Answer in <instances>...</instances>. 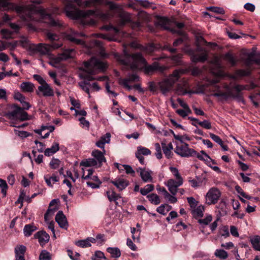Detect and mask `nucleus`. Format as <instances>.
Returning a JSON list of instances; mask_svg holds the SVG:
<instances>
[{
  "label": "nucleus",
  "instance_id": "4",
  "mask_svg": "<svg viewBox=\"0 0 260 260\" xmlns=\"http://www.w3.org/2000/svg\"><path fill=\"white\" fill-rule=\"evenodd\" d=\"M64 10L67 16L73 19L86 18L92 15H95L103 20H107L110 17L109 13H103L93 10H81L76 5L71 3L66 5Z\"/></svg>",
  "mask_w": 260,
  "mask_h": 260
},
{
  "label": "nucleus",
  "instance_id": "27",
  "mask_svg": "<svg viewBox=\"0 0 260 260\" xmlns=\"http://www.w3.org/2000/svg\"><path fill=\"white\" fill-rule=\"evenodd\" d=\"M37 230V227L33 224H26L23 229V233L25 236L29 237Z\"/></svg>",
  "mask_w": 260,
  "mask_h": 260
},
{
  "label": "nucleus",
  "instance_id": "33",
  "mask_svg": "<svg viewBox=\"0 0 260 260\" xmlns=\"http://www.w3.org/2000/svg\"><path fill=\"white\" fill-rule=\"evenodd\" d=\"M204 210L205 208L203 206H199L192 211V214L196 218L202 217L203 216Z\"/></svg>",
  "mask_w": 260,
  "mask_h": 260
},
{
  "label": "nucleus",
  "instance_id": "56",
  "mask_svg": "<svg viewBox=\"0 0 260 260\" xmlns=\"http://www.w3.org/2000/svg\"><path fill=\"white\" fill-rule=\"evenodd\" d=\"M111 134L109 133H106L105 135L102 136L100 140L102 142L106 143H109L110 141Z\"/></svg>",
  "mask_w": 260,
  "mask_h": 260
},
{
  "label": "nucleus",
  "instance_id": "28",
  "mask_svg": "<svg viewBox=\"0 0 260 260\" xmlns=\"http://www.w3.org/2000/svg\"><path fill=\"white\" fill-rule=\"evenodd\" d=\"M223 59L229 62L232 66H236L238 61L237 58L230 52L225 53L223 56Z\"/></svg>",
  "mask_w": 260,
  "mask_h": 260
},
{
  "label": "nucleus",
  "instance_id": "9",
  "mask_svg": "<svg viewBox=\"0 0 260 260\" xmlns=\"http://www.w3.org/2000/svg\"><path fill=\"white\" fill-rule=\"evenodd\" d=\"M221 196V192L216 187L211 188L206 196V202L208 205L215 204Z\"/></svg>",
  "mask_w": 260,
  "mask_h": 260
},
{
  "label": "nucleus",
  "instance_id": "26",
  "mask_svg": "<svg viewBox=\"0 0 260 260\" xmlns=\"http://www.w3.org/2000/svg\"><path fill=\"white\" fill-rule=\"evenodd\" d=\"M157 24L160 26L164 30H170V28L169 27V20L164 17H160L157 22Z\"/></svg>",
  "mask_w": 260,
  "mask_h": 260
},
{
  "label": "nucleus",
  "instance_id": "57",
  "mask_svg": "<svg viewBox=\"0 0 260 260\" xmlns=\"http://www.w3.org/2000/svg\"><path fill=\"white\" fill-rule=\"evenodd\" d=\"M210 137L214 141L218 143L219 145L222 144V140L217 135L212 133H210Z\"/></svg>",
  "mask_w": 260,
  "mask_h": 260
},
{
  "label": "nucleus",
  "instance_id": "1",
  "mask_svg": "<svg viewBox=\"0 0 260 260\" xmlns=\"http://www.w3.org/2000/svg\"><path fill=\"white\" fill-rule=\"evenodd\" d=\"M84 69L81 68L83 72L80 74V77L83 79L82 81L78 83L79 86L82 89L85 91L90 98V90L88 85L89 82L92 80L107 81V76H101L97 78L93 77V75L98 74L99 72L103 71L106 68V64L95 57H92L88 61L84 62Z\"/></svg>",
  "mask_w": 260,
  "mask_h": 260
},
{
  "label": "nucleus",
  "instance_id": "11",
  "mask_svg": "<svg viewBox=\"0 0 260 260\" xmlns=\"http://www.w3.org/2000/svg\"><path fill=\"white\" fill-rule=\"evenodd\" d=\"M36 92L40 97H51L54 96V94L53 88L47 83L39 86Z\"/></svg>",
  "mask_w": 260,
  "mask_h": 260
},
{
  "label": "nucleus",
  "instance_id": "8",
  "mask_svg": "<svg viewBox=\"0 0 260 260\" xmlns=\"http://www.w3.org/2000/svg\"><path fill=\"white\" fill-rule=\"evenodd\" d=\"M175 152L181 157H184L193 156L196 154V151L193 149L189 148L187 143H183L181 145L176 146Z\"/></svg>",
  "mask_w": 260,
  "mask_h": 260
},
{
  "label": "nucleus",
  "instance_id": "5",
  "mask_svg": "<svg viewBox=\"0 0 260 260\" xmlns=\"http://www.w3.org/2000/svg\"><path fill=\"white\" fill-rule=\"evenodd\" d=\"M224 87L228 90L227 92H221L219 90L213 93V95L216 97H223L225 99L231 96L239 101L242 100V94L241 91L246 89L245 86L237 84L234 86L232 89H230L228 85H225Z\"/></svg>",
  "mask_w": 260,
  "mask_h": 260
},
{
  "label": "nucleus",
  "instance_id": "37",
  "mask_svg": "<svg viewBox=\"0 0 260 260\" xmlns=\"http://www.w3.org/2000/svg\"><path fill=\"white\" fill-rule=\"evenodd\" d=\"M250 74V69H240L238 70L235 72V75L237 77H244L247 76Z\"/></svg>",
  "mask_w": 260,
  "mask_h": 260
},
{
  "label": "nucleus",
  "instance_id": "24",
  "mask_svg": "<svg viewBox=\"0 0 260 260\" xmlns=\"http://www.w3.org/2000/svg\"><path fill=\"white\" fill-rule=\"evenodd\" d=\"M250 242L255 250L260 251V236L255 235L250 237Z\"/></svg>",
  "mask_w": 260,
  "mask_h": 260
},
{
  "label": "nucleus",
  "instance_id": "43",
  "mask_svg": "<svg viewBox=\"0 0 260 260\" xmlns=\"http://www.w3.org/2000/svg\"><path fill=\"white\" fill-rule=\"evenodd\" d=\"M215 255L220 258L225 259L227 258L228 254V253L224 250L217 249L216 250Z\"/></svg>",
  "mask_w": 260,
  "mask_h": 260
},
{
  "label": "nucleus",
  "instance_id": "12",
  "mask_svg": "<svg viewBox=\"0 0 260 260\" xmlns=\"http://www.w3.org/2000/svg\"><path fill=\"white\" fill-rule=\"evenodd\" d=\"M183 184V179H177V181L170 179L168 182L167 185L170 192L173 194L175 195L178 190V187Z\"/></svg>",
  "mask_w": 260,
  "mask_h": 260
},
{
  "label": "nucleus",
  "instance_id": "15",
  "mask_svg": "<svg viewBox=\"0 0 260 260\" xmlns=\"http://www.w3.org/2000/svg\"><path fill=\"white\" fill-rule=\"evenodd\" d=\"M137 171L140 173L141 179L144 182H152V177L151 176L152 172L146 170L145 168H138Z\"/></svg>",
  "mask_w": 260,
  "mask_h": 260
},
{
  "label": "nucleus",
  "instance_id": "35",
  "mask_svg": "<svg viewBox=\"0 0 260 260\" xmlns=\"http://www.w3.org/2000/svg\"><path fill=\"white\" fill-rule=\"evenodd\" d=\"M147 198L151 203L154 205H158L160 203L159 197L155 193H151L147 196Z\"/></svg>",
  "mask_w": 260,
  "mask_h": 260
},
{
  "label": "nucleus",
  "instance_id": "58",
  "mask_svg": "<svg viewBox=\"0 0 260 260\" xmlns=\"http://www.w3.org/2000/svg\"><path fill=\"white\" fill-rule=\"evenodd\" d=\"M46 37L51 41L57 40L58 39V36L57 35L51 32H47L46 33Z\"/></svg>",
  "mask_w": 260,
  "mask_h": 260
},
{
  "label": "nucleus",
  "instance_id": "62",
  "mask_svg": "<svg viewBox=\"0 0 260 260\" xmlns=\"http://www.w3.org/2000/svg\"><path fill=\"white\" fill-rule=\"evenodd\" d=\"M137 2L141 6L145 8H149L152 5V3H150L147 0H137Z\"/></svg>",
  "mask_w": 260,
  "mask_h": 260
},
{
  "label": "nucleus",
  "instance_id": "32",
  "mask_svg": "<svg viewBox=\"0 0 260 260\" xmlns=\"http://www.w3.org/2000/svg\"><path fill=\"white\" fill-rule=\"evenodd\" d=\"M80 166L86 167L98 166V162L94 158H88L82 160Z\"/></svg>",
  "mask_w": 260,
  "mask_h": 260
},
{
  "label": "nucleus",
  "instance_id": "63",
  "mask_svg": "<svg viewBox=\"0 0 260 260\" xmlns=\"http://www.w3.org/2000/svg\"><path fill=\"white\" fill-rule=\"evenodd\" d=\"M49 45L50 47L51 51L52 50L58 49L62 46V44L59 42H52Z\"/></svg>",
  "mask_w": 260,
  "mask_h": 260
},
{
  "label": "nucleus",
  "instance_id": "19",
  "mask_svg": "<svg viewBox=\"0 0 260 260\" xmlns=\"http://www.w3.org/2000/svg\"><path fill=\"white\" fill-rule=\"evenodd\" d=\"M119 19L118 24L120 26H124L126 23L131 21V15L124 11H121L118 15Z\"/></svg>",
  "mask_w": 260,
  "mask_h": 260
},
{
  "label": "nucleus",
  "instance_id": "2",
  "mask_svg": "<svg viewBox=\"0 0 260 260\" xmlns=\"http://www.w3.org/2000/svg\"><path fill=\"white\" fill-rule=\"evenodd\" d=\"M115 57L121 64L130 65L132 69L137 68L139 64L142 65L144 71L146 74H152L156 70L162 72L166 69L165 66H160L156 61L151 65H148L146 59L141 53L138 52L131 54L125 48L123 49V54L122 55L116 54Z\"/></svg>",
  "mask_w": 260,
  "mask_h": 260
},
{
  "label": "nucleus",
  "instance_id": "40",
  "mask_svg": "<svg viewBox=\"0 0 260 260\" xmlns=\"http://www.w3.org/2000/svg\"><path fill=\"white\" fill-rule=\"evenodd\" d=\"M44 179L45 180L47 184L49 186H52L51 181L53 182V183H54L57 181H58V178L56 176H52L50 177H48L47 176H44Z\"/></svg>",
  "mask_w": 260,
  "mask_h": 260
},
{
  "label": "nucleus",
  "instance_id": "36",
  "mask_svg": "<svg viewBox=\"0 0 260 260\" xmlns=\"http://www.w3.org/2000/svg\"><path fill=\"white\" fill-rule=\"evenodd\" d=\"M162 192L165 199H168L171 203H175L177 201V198L171 195L165 188L162 189Z\"/></svg>",
  "mask_w": 260,
  "mask_h": 260
},
{
  "label": "nucleus",
  "instance_id": "22",
  "mask_svg": "<svg viewBox=\"0 0 260 260\" xmlns=\"http://www.w3.org/2000/svg\"><path fill=\"white\" fill-rule=\"evenodd\" d=\"M191 61L193 62H205L207 59V54L206 53L193 54L191 57Z\"/></svg>",
  "mask_w": 260,
  "mask_h": 260
},
{
  "label": "nucleus",
  "instance_id": "25",
  "mask_svg": "<svg viewBox=\"0 0 260 260\" xmlns=\"http://www.w3.org/2000/svg\"><path fill=\"white\" fill-rule=\"evenodd\" d=\"M20 87L24 92H31L34 90L35 85L30 82H23L21 84Z\"/></svg>",
  "mask_w": 260,
  "mask_h": 260
},
{
  "label": "nucleus",
  "instance_id": "61",
  "mask_svg": "<svg viewBox=\"0 0 260 260\" xmlns=\"http://www.w3.org/2000/svg\"><path fill=\"white\" fill-rule=\"evenodd\" d=\"M15 132H16V134H17V135L18 136H19L22 138H26L31 135L29 133H28L26 131H23L15 130Z\"/></svg>",
  "mask_w": 260,
  "mask_h": 260
},
{
  "label": "nucleus",
  "instance_id": "41",
  "mask_svg": "<svg viewBox=\"0 0 260 260\" xmlns=\"http://www.w3.org/2000/svg\"><path fill=\"white\" fill-rule=\"evenodd\" d=\"M0 188L1 189V192L3 193V196L6 197L7 194L8 185L6 181L1 179H0Z\"/></svg>",
  "mask_w": 260,
  "mask_h": 260
},
{
  "label": "nucleus",
  "instance_id": "38",
  "mask_svg": "<svg viewBox=\"0 0 260 260\" xmlns=\"http://www.w3.org/2000/svg\"><path fill=\"white\" fill-rule=\"evenodd\" d=\"M253 56L254 53H250L248 55L247 57L244 60V64L248 68H250V66L252 64L253 62H254Z\"/></svg>",
  "mask_w": 260,
  "mask_h": 260
},
{
  "label": "nucleus",
  "instance_id": "55",
  "mask_svg": "<svg viewBox=\"0 0 260 260\" xmlns=\"http://www.w3.org/2000/svg\"><path fill=\"white\" fill-rule=\"evenodd\" d=\"M68 39L70 41L75 43L77 44H81L84 43V42L80 39H77L76 37L73 36L72 35H68Z\"/></svg>",
  "mask_w": 260,
  "mask_h": 260
},
{
  "label": "nucleus",
  "instance_id": "47",
  "mask_svg": "<svg viewBox=\"0 0 260 260\" xmlns=\"http://www.w3.org/2000/svg\"><path fill=\"white\" fill-rule=\"evenodd\" d=\"M208 9L214 13L223 14L224 13V10L222 8L217 7H210L208 8Z\"/></svg>",
  "mask_w": 260,
  "mask_h": 260
},
{
  "label": "nucleus",
  "instance_id": "10",
  "mask_svg": "<svg viewBox=\"0 0 260 260\" xmlns=\"http://www.w3.org/2000/svg\"><path fill=\"white\" fill-rule=\"evenodd\" d=\"M29 50L33 53L38 52L41 55L49 54L50 52H51L50 47L49 44L42 43L30 45Z\"/></svg>",
  "mask_w": 260,
  "mask_h": 260
},
{
  "label": "nucleus",
  "instance_id": "18",
  "mask_svg": "<svg viewBox=\"0 0 260 260\" xmlns=\"http://www.w3.org/2000/svg\"><path fill=\"white\" fill-rule=\"evenodd\" d=\"M26 250V248L24 245L16 246L15 248L16 260H25L24 254Z\"/></svg>",
  "mask_w": 260,
  "mask_h": 260
},
{
  "label": "nucleus",
  "instance_id": "42",
  "mask_svg": "<svg viewBox=\"0 0 260 260\" xmlns=\"http://www.w3.org/2000/svg\"><path fill=\"white\" fill-rule=\"evenodd\" d=\"M57 209L58 208L56 206H55L52 208H51V207H49L44 215L45 220L46 221L47 220L48 217L49 216L52 215L54 213V212L57 210Z\"/></svg>",
  "mask_w": 260,
  "mask_h": 260
},
{
  "label": "nucleus",
  "instance_id": "30",
  "mask_svg": "<svg viewBox=\"0 0 260 260\" xmlns=\"http://www.w3.org/2000/svg\"><path fill=\"white\" fill-rule=\"evenodd\" d=\"M107 251L111 254V256L113 258H118L121 255L120 249L117 247H108Z\"/></svg>",
  "mask_w": 260,
  "mask_h": 260
},
{
  "label": "nucleus",
  "instance_id": "3",
  "mask_svg": "<svg viewBox=\"0 0 260 260\" xmlns=\"http://www.w3.org/2000/svg\"><path fill=\"white\" fill-rule=\"evenodd\" d=\"M16 10L19 13H24L26 15L24 16L25 21H41L47 23L51 27L60 28L62 25V22L58 19L54 17L51 14L46 13L44 9H39L37 11L29 10L24 12V7L17 6Z\"/></svg>",
  "mask_w": 260,
  "mask_h": 260
},
{
  "label": "nucleus",
  "instance_id": "59",
  "mask_svg": "<svg viewBox=\"0 0 260 260\" xmlns=\"http://www.w3.org/2000/svg\"><path fill=\"white\" fill-rule=\"evenodd\" d=\"M2 34L3 35L4 37L6 39H11L12 38V35L13 32L8 30V29H2L1 30Z\"/></svg>",
  "mask_w": 260,
  "mask_h": 260
},
{
  "label": "nucleus",
  "instance_id": "52",
  "mask_svg": "<svg viewBox=\"0 0 260 260\" xmlns=\"http://www.w3.org/2000/svg\"><path fill=\"white\" fill-rule=\"evenodd\" d=\"M102 2V0H89L85 2V5L86 7L95 6L96 4H101Z\"/></svg>",
  "mask_w": 260,
  "mask_h": 260
},
{
  "label": "nucleus",
  "instance_id": "7",
  "mask_svg": "<svg viewBox=\"0 0 260 260\" xmlns=\"http://www.w3.org/2000/svg\"><path fill=\"white\" fill-rule=\"evenodd\" d=\"M11 111L5 114V116L10 120H19L24 121L29 119L28 114L23 110L21 107L17 105L13 104L11 106Z\"/></svg>",
  "mask_w": 260,
  "mask_h": 260
},
{
  "label": "nucleus",
  "instance_id": "50",
  "mask_svg": "<svg viewBox=\"0 0 260 260\" xmlns=\"http://www.w3.org/2000/svg\"><path fill=\"white\" fill-rule=\"evenodd\" d=\"M155 156L158 159L162 158L161 148L159 143H157L155 144Z\"/></svg>",
  "mask_w": 260,
  "mask_h": 260
},
{
  "label": "nucleus",
  "instance_id": "29",
  "mask_svg": "<svg viewBox=\"0 0 260 260\" xmlns=\"http://www.w3.org/2000/svg\"><path fill=\"white\" fill-rule=\"evenodd\" d=\"M161 145L163 152L166 156L168 158H170L171 157L172 153L171 150L173 149V145L172 143H170L168 145H166L165 143L162 142Z\"/></svg>",
  "mask_w": 260,
  "mask_h": 260
},
{
  "label": "nucleus",
  "instance_id": "51",
  "mask_svg": "<svg viewBox=\"0 0 260 260\" xmlns=\"http://www.w3.org/2000/svg\"><path fill=\"white\" fill-rule=\"evenodd\" d=\"M199 124L207 129H210L212 127L211 122L208 120H204L203 121L199 122Z\"/></svg>",
  "mask_w": 260,
  "mask_h": 260
},
{
  "label": "nucleus",
  "instance_id": "64",
  "mask_svg": "<svg viewBox=\"0 0 260 260\" xmlns=\"http://www.w3.org/2000/svg\"><path fill=\"white\" fill-rule=\"evenodd\" d=\"M165 209V205L161 204L160 206L157 208L156 211L163 215H166L167 212Z\"/></svg>",
  "mask_w": 260,
  "mask_h": 260
},
{
  "label": "nucleus",
  "instance_id": "14",
  "mask_svg": "<svg viewBox=\"0 0 260 260\" xmlns=\"http://www.w3.org/2000/svg\"><path fill=\"white\" fill-rule=\"evenodd\" d=\"M110 183L113 184L119 191L124 189L129 185V181L121 177L111 180Z\"/></svg>",
  "mask_w": 260,
  "mask_h": 260
},
{
  "label": "nucleus",
  "instance_id": "21",
  "mask_svg": "<svg viewBox=\"0 0 260 260\" xmlns=\"http://www.w3.org/2000/svg\"><path fill=\"white\" fill-rule=\"evenodd\" d=\"M59 149V144L57 142H54L50 148H48L45 149L44 154L46 156H50L55 153Z\"/></svg>",
  "mask_w": 260,
  "mask_h": 260
},
{
  "label": "nucleus",
  "instance_id": "39",
  "mask_svg": "<svg viewBox=\"0 0 260 260\" xmlns=\"http://www.w3.org/2000/svg\"><path fill=\"white\" fill-rule=\"evenodd\" d=\"M154 189V185L152 184H147L143 188L140 190L141 193L143 196L147 195L149 192Z\"/></svg>",
  "mask_w": 260,
  "mask_h": 260
},
{
  "label": "nucleus",
  "instance_id": "60",
  "mask_svg": "<svg viewBox=\"0 0 260 260\" xmlns=\"http://www.w3.org/2000/svg\"><path fill=\"white\" fill-rule=\"evenodd\" d=\"M33 78L38 82L40 85H42L45 83H47L46 81L39 75L35 74L33 75Z\"/></svg>",
  "mask_w": 260,
  "mask_h": 260
},
{
  "label": "nucleus",
  "instance_id": "45",
  "mask_svg": "<svg viewBox=\"0 0 260 260\" xmlns=\"http://www.w3.org/2000/svg\"><path fill=\"white\" fill-rule=\"evenodd\" d=\"M76 245L81 247H88L91 246V244L89 243L88 239L85 240H79L76 242Z\"/></svg>",
  "mask_w": 260,
  "mask_h": 260
},
{
  "label": "nucleus",
  "instance_id": "44",
  "mask_svg": "<svg viewBox=\"0 0 260 260\" xmlns=\"http://www.w3.org/2000/svg\"><path fill=\"white\" fill-rule=\"evenodd\" d=\"M51 256L50 253L46 250H43L41 251L39 255L40 260H50Z\"/></svg>",
  "mask_w": 260,
  "mask_h": 260
},
{
  "label": "nucleus",
  "instance_id": "23",
  "mask_svg": "<svg viewBox=\"0 0 260 260\" xmlns=\"http://www.w3.org/2000/svg\"><path fill=\"white\" fill-rule=\"evenodd\" d=\"M194 156H196L197 158L201 160H204L207 162L212 161L213 164H215L216 162L214 160L212 159L204 151L202 150L200 153H197Z\"/></svg>",
  "mask_w": 260,
  "mask_h": 260
},
{
  "label": "nucleus",
  "instance_id": "54",
  "mask_svg": "<svg viewBox=\"0 0 260 260\" xmlns=\"http://www.w3.org/2000/svg\"><path fill=\"white\" fill-rule=\"evenodd\" d=\"M106 5L109 6V8L110 10H117L120 8L118 5L112 2L108 1L106 2Z\"/></svg>",
  "mask_w": 260,
  "mask_h": 260
},
{
  "label": "nucleus",
  "instance_id": "46",
  "mask_svg": "<svg viewBox=\"0 0 260 260\" xmlns=\"http://www.w3.org/2000/svg\"><path fill=\"white\" fill-rule=\"evenodd\" d=\"M60 164V161L58 159L53 158L50 162L49 165L51 169H56L59 167Z\"/></svg>",
  "mask_w": 260,
  "mask_h": 260
},
{
  "label": "nucleus",
  "instance_id": "34",
  "mask_svg": "<svg viewBox=\"0 0 260 260\" xmlns=\"http://www.w3.org/2000/svg\"><path fill=\"white\" fill-rule=\"evenodd\" d=\"M151 154V151L144 147L139 146L137 148V151H136L135 155H148Z\"/></svg>",
  "mask_w": 260,
  "mask_h": 260
},
{
  "label": "nucleus",
  "instance_id": "17",
  "mask_svg": "<svg viewBox=\"0 0 260 260\" xmlns=\"http://www.w3.org/2000/svg\"><path fill=\"white\" fill-rule=\"evenodd\" d=\"M34 237L38 239L39 243L42 246L47 243L50 238L49 235L44 231L38 232L35 234Z\"/></svg>",
  "mask_w": 260,
  "mask_h": 260
},
{
  "label": "nucleus",
  "instance_id": "31",
  "mask_svg": "<svg viewBox=\"0 0 260 260\" xmlns=\"http://www.w3.org/2000/svg\"><path fill=\"white\" fill-rule=\"evenodd\" d=\"M106 194L110 202H116L117 200L121 198L119 194L116 193L114 191H107Z\"/></svg>",
  "mask_w": 260,
  "mask_h": 260
},
{
  "label": "nucleus",
  "instance_id": "6",
  "mask_svg": "<svg viewBox=\"0 0 260 260\" xmlns=\"http://www.w3.org/2000/svg\"><path fill=\"white\" fill-rule=\"evenodd\" d=\"M180 74L179 71L175 70L167 78L158 83V87L163 94H167L173 89V85L179 79Z\"/></svg>",
  "mask_w": 260,
  "mask_h": 260
},
{
  "label": "nucleus",
  "instance_id": "49",
  "mask_svg": "<svg viewBox=\"0 0 260 260\" xmlns=\"http://www.w3.org/2000/svg\"><path fill=\"white\" fill-rule=\"evenodd\" d=\"M170 170L175 177L176 179H183L182 177L181 176L179 173L178 170L176 168L170 167Z\"/></svg>",
  "mask_w": 260,
  "mask_h": 260
},
{
  "label": "nucleus",
  "instance_id": "16",
  "mask_svg": "<svg viewBox=\"0 0 260 260\" xmlns=\"http://www.w3.org/2000/svg\"><path fill=\"white\" fill-rule=\"evenodd\" d=\"M55 221L61 228L67 229L68 226V221L62 211H59L56 215Z\"/></svg>",
  "mask_w": 260,
  "mask_h": 260
},
{
  "label": "nucleus",
  "instance_id": "48",
  "mask_svg": "<svg viewBox=\"0 0 260 260\" xmlns=\"http://www.w3.org/2000/svg\"><path fill=\"white\" fill-rule=\"evenodd\" d=\"M212 220V217L211 215H208L205 218L199 219L198 222L201 224L208 225Z\"/></svg>",
  "mask_w": 260,
  "mask_h": 260
},
{
  "label": "nucleus",
  "instance_id": "13",
  "mask_svg": "<svg viewBox=\"0 0 260 260\" xmlns=\"http://www.w3.org/2000/svg\"><path fill=\"white\" fill-rule=\"evenodd\" d=\"M75 54V50L73 49H67L64 50L62 53H60L58 56L55 57V61L60 62L62 60H66L69 58L74 57Z\"/></svg>",
  "mask_w": 260,
  "mask_h": 260
},
{
  "label": "nucleus",
  "instance_id": "53",
  "mask_svg": "<svg viewBox=\"0 0 260 260\" xmlns=\"http://www.w3.org/2000/svg\"><path fill=\"white\" fill-rule=\"evenodd\" d=\"M123 170L125 171V172L127 174H131L133 176H135V172L133 169L132 167L128 165H123Z\"/></svg>",
  "mask_w": 260,
  "mask_h": 260
},
{
  "label": "nucleus",
  "instance_id": "20",
  "mask_svg": "<svg viewBox=\"0 0 260 260\" xmlns=\"http://www.w3.org/2000/svg\"><path fill=\"white\" fill-rule=\"evenodd\" d=\"M92 155L98 162V165L100 167L102 165L103 162L106 161V158L104 156V154L99 150H93L92 152Z\"/></svg>",
  "mask_w": 260,
  "mask_h": 260
}]
</instances>
